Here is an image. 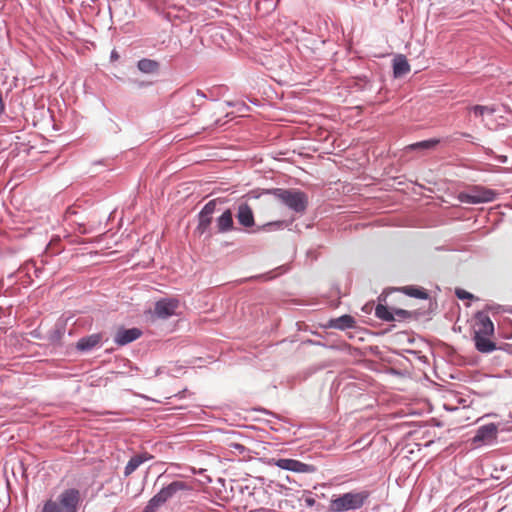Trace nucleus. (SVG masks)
I'll use <instances>...</instances> for the list:
<instances>
[{
	"instance_id": "obj_1",
	"label": "nucleus",
	"mask_w": 512,
	"mask_h": 512,
	"mask_svg": "<svg viewBox=\"0 0 512 512\" xmlns=\"http://www.w3.org/2000/svg\"><path fill=\"white\" fill-rule=\"evenodd\" d=\"M371 492L369 490L349 491L338 496H333L330 500L328 512H347L362 508L369 500Z\"/></svg>"
},
{
	"instance_id": "obj_2",
	"label": "nucleus",
	"mask_w": 512,
	"mask_h": 512,
	"mask_svg": "<svg viewBox=\"0 0 512 512\" xmlns=\"http://www.w3.org/2000/svg\"><path fill=\"white\" fill-rule=\"evenodd\" d=\"M270 192L279 202L296 214H303L308 207V195L300 189L270 188Z\"/></svg>"
},
{
	"instance_id": "obj_3",
	"label": "nucleus",
	"mask_w": 512,
	"mask_h": 512,
	"mask_svg": "<svg viewBox=\"0 0 512 512\" xmlns=\"http://www.w3.org/2000/svg\"><path fill=\"white\" fill-rule=\"evenodd\" d=\"M497 192L491 188L474 185L468 191L459 194V200L466 204H482L493 202L497 197Z\"/></svg>"
},
{
	"instance_id": "obj_4",
	"label": "nucleus",
	"mask_w": 512,
	"mask_h": 512,
	"mask_svg": "<svg viewBox=\"0 0 512 512\" xmlns=\"http://www.w3.org/2000/svg\"><path fill=\"white\" fill-rule=\"evenodd\" d=\"M218 203H222L220 198L208 201L197 214L198 224L195 233L203 235L210 232V226L213 221V214L216 211Z\"/></svg>"
},
{
	"instance_id": "obj_5",
	"label": "nucleus",
	"mask_w": 512,
	"mask_h": 512,
	"mask_svg": "<svg viewBox=\"0 0 512 512\" xmlns=\"http://www.w3.org/2000/svg\"><path fill=\"white\" fill-rule=\"evenodd\" d=\"M57 499L62 512H78L82 500L81 493L76 488L64 489Z\"/></svg>"
},
{
	"instance_id": "obj_6",
	"label": "nucleus",
	"mask_w": 512,
	"mask_h": 512,
	"mask_svg": "<svg viewBox=\"0 0 512 512\" xmlns=\"http://www.w3.org/2000/svg\"><path fill=\"white\" fill-rule=\"evenodd\" d=\"M272 461L276 467L295 473H314L317 470L316 466L304 463L297 459L278 458L272 459Z\"/></svg>"
},
{
	"instance_id": "obj_7",
	"label": "nucleus",
	"mask_w": 512,
	"mask_h": 512,
	"mask_svg": "<svg viewBox=\"0 0 512 512\" xmlns=\"http://www.w3.org/2000/svg\"><path fill=\"white\" fill-rule=\"evenodd\" d=\"M67 332L66 320L58 319L54 326L45 334V340L54 348H60L64 344V337Z\"/></svg>"
},
{
	"instance_id": "obj_8",
	"label": "nucleus",
	"mask_w": 512,
	"mask_h": 512,
	"mask_svg": "<svg viewBox=\"0 0 512 512\" xmlns=\"http://www.w3.org/2000/svg\"><path fill=\"white\" fill-rule=\"evenodd\" d=\"M178 306L176 298H160L155 302L154 313L160 319H168L176 313Z\"/></svg>"
},
{
	"instance_id": "obj_9",
	"label": "nucleus",
	"mask_w": 512,
	"mask_h": 512,
	"mask_svg": "<svg viewBox=\"0 0 512 512\" xmlns=\"http://www.w3.org/2000/svg\"><path fill=\"white\" fill-rule=\"evenodd\" d=\"M192 490L191 485L186 481L174 480L168 484H165L161 487L158 493L164 499V501H169L173 497L177 495L179 492H189Z\"/></svg>"
},
{
	"instance_id": "obj_10",
	"label": "nucleus",
	"mask_w": 512,
	"mask_h": 512,
	"mask_svg": "<svg viewBox=\"0 0 512 512\" xmlns=\"http://www.w3.org/2000/svg\"><path fill=\"white\" fill-rule=\"evenodd\" d=\"M235 217L240 226L249 230L256 226L254 212L250 205L246 202H241L237 206Z\"/></svg>"
},
{
	"instance_id": "obj_11",
	"label": "nucleus",
	"mask_w": 512,
	"mask_h": 512,
	"mask_svg": "<svg viewBox=\"0 0 512 512\" xmlns=\"http://www.w3.org/2000/svg\"><path fill=\"white\" fill-rule=\"evenodd\" d=\"M102 333H93L81 337L75 344V348L80 353H89L96 348H100L103 343Z\"/></svg>"
},
{
	"instance_id": "obj_12",
	"label": "nucleus",
	"mask_w": 512,
	"mask_h": 512,
	"mask_svg": "<svg viewBox=\"0 0 512 512\" xmlns=\"http://www.w3.org/2000/svg\"><path fill=\"white\" fill-rule=\"evenodd\" d=\"M142 334V330L138 327H120L114 336V342L118 346H125L139 339Z\"/></svg>"
},
{
	"instance_id": "obj_13",
	"label": "nucleus",
	"mask_w": 512,
	"mask_h": 512,
	"mask_svg": "<svg viewBox=\"0 0 512 512\" xmlns=\"http://www.w3.org/2000/svg\"><path fill=\"white\" fill-rule=\"evenodd\" d=\"M498 434V425L495 423H487L480 427L475 432V435L472 437V442L474 444L487 443L497 438Z\"/></svg>"
},
{
	"instance_id": "obj_14",
	"label": "nucleus",
	"mask_w": 512,
	"mask_h": 512,
	"mask_svg": "<svg viewBox=\"0 0 512 512\" xmlns=\"http://www.w3.org/2000/svg\"><path fill=\"white\" fill-rule=\"evenodd\" d=\"M216 228L217 233L220 234L237 230L234 223V214L231 209H225L222 214L216 218Z\"/></svg>"
},
{
	"instance_id": "obj_15",
	"label": "nucleus",
	"mask_w": 512,
	"mask_h": 512,
	"mask_svg": "<svg viewBox=\"0 0 512 512\" xmlns=\"http://www.w3.org/2000/svg\"><path fill=\"white\" fill-rule=\"evenodd\" d=\"M326 328L345 331L356 327V320L350 314H343L337 318H331L325 325Z\"/></svg>"
},
{
	"instance_id": "obj_16",
	"label": "nucleus",
	"mask_w": 512,
	"mask_h": 512,
	"mask_svg": "<svg viewBox=\"0 0 512 512\" xmlns=\"http://www.w3.org/2000/svg\"><path fill=\"white\" fill-rule=\"evenodd\" d=\"M489 336L481 334V332H474V346L480 353L488 354L498 349L496 343L489 339Z\"/></svg>"
},
{
	"instance_id": "obj_17",
	"label": "nucleus",
	"mask_w": 512,
	"mask_h": 512,
	"mask_svg": "<svg viewBox=\"0 0 512 512\" xmlns=\"http://www.w3.org/2000/svg\"><path fill=\"white\" fill-rule=\"evenodd\" d=\"M475 319L477 323L481 326L480 329L475 330L474 332H481L484 335H493L495 332L494 324L489 317V315L484 311H477L475 313Z\"/></svg>"
},
{
	"instance_id": "obj_18",
	"label": "nucleus",
	"mask_w": 512,
	"mask_h": 512,
	"mask_svg": "<svg viewBox=\"0 0 512 512\" xmlns=\"http://www.w3.org/2000/svg\"><path fill=\"white\" fill-rule=\"evenodd\" d=\"M153 458V456L147 452L139 453L132 456L127 462L124 468V476L128 477L131 475L140 465L149 461Z\"/></svg>"
},
{
	"instance_id": "obj_19",
	"label": "nucleus",
	"mask_w": 512,
	"mask_h": 512,
	"mask_svg": "<svg viewBox=\"0 0 512 512\" xmlns=\"http://www.w3.org/2000/svg\"><path fill=\"white\" fill-rule=\"evenodd\" d=\"M392 70H393V77L394 78H400L406 75L410 72V64L407 60V58L402 55L398 54L393 58L392 61Z\"/></svg>"
},
{
	"instance_id": "obj_20",
	"label": "nucleus",
	"mask_w": 512,
	"mask_h": 512,
	"mask_svg": "<svg viewBox=\"0 0 512 512\" xmlns=\"http://www.w3.org/2000/svg\"><path fill=\"white\" fill-rule=\"evenodd\" d=\"M373 81L367 75H357L351 79L349 87L358 92H371L373 90Z\"/></svg>"
},
{
	"instance_id": "obj_21",
	"label": "nucleus",
	"mask_w": 512,
	"mask_h": 512,
	"mask_svg": "<svg viewBox=\"0 0 512 512\" xmlns=\"http://www.w3.org/2000/svg\"><path fill=\"white\" fill-rule=\"evenodd\" d=\"M397 291L402 292L406 296L421 299V300H427L429 298L428 291L417 285H407L396 289Z\"/></svg>"
},
{
	"instance_id": "obj_22",
	"label": "nucleus",
	"mask_w": 512,
	"mask_h": 512,
	"mask_svg": "<svg viewBox=\"0 0 512 512\" xmlns=\"http://www.w3.org/2000/svg\"><path fill=\"white\" fill-rule=\"evenodd\" d=\"M440 138H430L412 143L406 147L407 151H428L435 149L440 143Z\"/></svg>"
},
{
	"instance_id": "obj_23",
	"label": "nucleus",
	"mask_w": 512,
	"mask_h": 512,
	"mask_svg": "<svg viewBox=\"0 0 512 512\" xmlns=\"http://www.w3.org/2000/svg\"><path fill=\"white\" fill-rule=\"evenodd\" d=\"M137 69L143 74H157L160 70V63L149 58H142L137 61Z\"/></svg>"
},
{
	"instance_id": "obj_24",
	"label": "nucleus",
	"mask_w": 512,
	"mask_h": 512,
	"mask_svg": "<svg viewBox=\"0 0 512 512\" xmlns=\"http://www.w3.org/2000/svg\"><path fill=\"white\" fill-rule=\"evenodd\" d=\"M394 310L395 307H390L387 304L378 303L375 307V317L385 322L396 321Z\"/></svg>"
},
{
	"instance_id": "obj_25",
	"label": "nucleus",
	"mask_w": 512,
	"mask_h": 512,
	"mask_svg": "<svg viewBox=\"0 0 512 512\" xmlns=\"http://www.w3.org/2000/svg\"><path fill=\"white\" fill-rule=\"evenodd\" d=\"M396 321H409V320H419L422 316H424L425 312L421 310L409 311L402 308H396L394 310Z\"/></svg>"
},
{
	"instance_id": "obj_26",
	"label": "nucleus",
	"mask_w": 512,
	"mask_h": 512,
	"mask_svg": "<svg viewBox=\"0 0 512 512\" xmlns=\"http://www.w3.org/2000/svg\"><path fill=\"white\" fill-rule=\"evenodd\" d=\"M286 226H287V222L284 220L271 221V222H267L263 225L257 226L256 229L253 230V232L257 233V232L277 231V230L283 229Z\"/></svg>"
},
{
	"instance_id": "obj_27",
	"label": "nucleus",
	"mask_w": 512,
	"mask_h": 512,
	"mask_svg": "<svg viewBox=\"0 0 512 512\" xmlns=\"http://www.w3.org/2000/svg\"><path fill=\"white\" fill-rule=\"evenodd\" d=\"M470 111L474 114L475 117H482L484 114L493 115L499 111V106L497 105H474L470 108Z\"/></svg>"
},
{
	"instance_id": "obj_28",
	"label": "nucleus",
	"mask_w": 512,
	"mask_h": 512,
	"mask_svg": "<svg viewBox=\"0 0 512 512\" xmlns=\"http://www.w3.org/2000/svg\"><path fill=\"white\" fill-rule=\"evenodd\" d=\"M166 503L157 492L145 505L141 512H158L159 508Z\"/></svg>"
},
{
	"instance_id": "obj_29",
	"label": "nucleus",
	"mask_w": 512,
	"mask_h": 512,
	"mask_svg": "<svg viewBox=\"0 0 512 512\" xmlns=\"http://www.w3.org/2000/svg\"><path fill=\"white\" fill-rule=\"evenodd\" d=\"M205 99H207L206 94H205L202 90L197 89V90H196V97H192V98L190 99L191 107H192L193 109H196V108H198V107H201V106H202V104H203V101H204Z\"/></svg>"
},
{
	"instance_id": "obj_30",
	"label": "nucleus",
	"mask_w": 512,
	"mask_h": 512,
	"mask_svg": "<svg viewBox=\"0 0 512 512\" xmlns=\"http://www.w3.org/2000/svg\"><path fill=\"white\" fill-rule=\"evenodd\" d=\"M305 493H307V495L303 497L305 506L309 508L316 507L315 510L319 512L321 510V505L317 503L316 499L311 495V492L305 491Z\"/></svg>"
},
{
	"instance_id": "obj_31",
	"label": "nucleus",
	"mask_w": 512,
	"mask_h": 512,
	"mask_svg": "<svg viewBox=\"0 0 512 512\" xmlns=\"http://www.w3.org/2000/svg\"><path fill=\"white\" fill-rule=\"evenodd\" d=\"M41 512H62L60 509L59 504L56 501L53 500H47L43 507Z\"/></svg>"
},
{
	"instance_id": "obj_32",
	"label": "nucleus",
	"mask_w": 512,
	"mask_h": 512,
	"mask_svg": "<svg viewBox=\"0 0 512 512\" xmlns=\"http://www.w3.org/2000/svg\"><path fill=\"white\" fill-rule=\"evenodd\" d=\"M263 195H271L270 189H254L249 191L245 197L248 199H259Z\"/></svg>"
},
{
	"instance_id": "obj_33",
	"label": "nucleus",
	"mask_w": 512,
	"mask_h": 512,
	"mask_svg": "<svg viewBox=\"0 0 512 512\" xmlns=\"http://www.w3.org/2000/svg\"><path fill=\"white\" fill-rule=\"evenodd\" d=\"M455 295L460 300H472L475 298V296L472 293L462 288H456Z\"/></svg>"
},
{
	"instance_id": "obj_34",
	"label": "nucleus",
	"mask_w": 512,
	"mask_h": 512,
	"mask_svg": "<svg viewBox=\"0 0 512 512\" xmlns=\"http://www.w3.org/2000/svg\"><path fill=\"white\" fill-rule=\"evenodd\" d=\"M128 81H129V83L134 84L138 88H145L152 84V82L141 81V80H136V79H129Z\"/></svg>"
},
{
	"instance_id": "obj_35",
	"label": "nucleus",
	"mask_w": 512,
	"mask_h": 512,
	"mask_svg": "<svg viewBox=\"0 0 512 512\" xmlns=\"http://www.w3.org/2000/svg\"><path fill=\"white\" fill-rule=\"evenodd\" d=\"M30 336L34 339L45 340V335L37 328L30 332Z\"/></svg>"
},
{
	"instance_id": "obj_36",
	"label": "nucleus",
	"mask_w": 512,
	"mask_h": 512,
	"mask_svg": "<svg viewBox=\"0 0 512 512\" xmlns=\"http://www.w3.org/2000/svg\"><path fill=\"white\" fill-rule=\"evenodd\" d=\"M231 446L238 450L240 453H243L246 450L245 446L240 443H233Z\"/></svg>"
},
{
	"instance_id": "obj_37",
	"label": "nucleus",
	"mask_w": 512,
	"mask_h": 512,
	"mask_svg": "<svg viewBox=\"0 0 512 512\" xmlns=\"http://www.w3.org/2000/svg\"><path fill=\"white\" fill-rule=\"evenodd\" d=\"M373 303H367L362 307V311L365 313H370L373 309Z\"/></svg>"
},
{
	"instance_id": "obj_38",
	"label": "nucleus",
	"mask_w": 512,
	"mask_h": 512,
	"mask_svg": "<svg viewBox=\"0 0 512 512\" xmlns=\"http://www.w3.org/2000/svg\"><path fill=\"white\" fill-rule=\"evenodd\" d=\"M454 135H459L464 138H472V135L467 132H456Z\"/></svg>"
},
{
	"instance_id": "obj_39",
	"label": "nucleus",
	"mask_w": 512,
	"mask_h": 512,
	"mask_svg": "<svg viewBox=\"0 0 512 512\" xmlns=\"http://www.w3.org/2000/svg\"><path fill=\"white\" fill-rule=\"evenodd\" d=\"M485 154L488 155V156H493L494 155V151L491 149V148H486V147H482Z\"/></svg>"
},
{
	"instance_id": "obj_40",
	"label": "nucleus",
	"mask_w": 512,
	"mask_h": 512,
	"mask_svg": "<svg viewBox=\"0 0 512 512\" xmlns=\"http://www.w3.org/2000/svg\"><path fill=\"white\" fill-rule=\"evenodd\" d=\"M33 268H34V274L37 278L40 277V274L42 273V270L38 267H36L35 265H33Z\"/></svg>"
},
{
	"instance_id": "obj_41",
	"label": "nucleus",
	"mask_w": 512,
	"mask_h": 512,
	"mask_svg": "<svg viewBox=\"0 0 512 512\" xmlns=\"http://www.w3.org/2000/svg\"><path fill=\"white\" fill-rule=\"evenodd\" d=\"M110 58H111V60H112V61H113V60H116V59H118V58H119V55H118V53H117V51H116V50H113V51L111 52V54H110Z\"/></svg>"
},
{
	"instance_id": "obj_42",
	"label": "nucleus",
	"mask_w": 512,
	"mask_h": 512,
	"mask_svg": "<svg viewBox=\"0 0 512 512\" xmlns=\"http://www.w3.org/2000/svg\"><path fill=\"white\" fill-rule=\"evenodd\" d=\"M386 298H387V296H386V295H384V293H382V294L378 297V303H383V304H385V302H386Z\"/></svg>"
},
{
	"instance_id": "obj_43",
	"label": "nucleus",
	"mask_w": 512,
	"mask_h": 512,
	"mask_svg": "<svg viewBox=\"0 0 512 512\" xmlns=\"http://www.w3.org/2000/svg\"><path fill=\"white\" fill-rule=\"evenodd\" d=\"M505 351L512 355V344H506Z\"/></svg>"
},
{
	"instance_id": "obj_44",
	"label": "nucleus",
	"mask_w": 512,
	"mask_h": 512,
	"mask_svg": "<svg viewBox=\"0 0 512 512\" xmlns=\"http://www.w3.org/2000/svg\"><path fill=\"white\" fill-rule=\"evenodd\" d=\"M259 411H261V412H263V413H265V414H269V415L274 416V413H272V412L268 411L267 409L261 408V409H259Z\"/></svg>"
},
{
	"instance_id": "obj_45",
	"label": "nucleus",
	"mask_w": 512,
	"mask_h": 512,
	"mask_svg": "<svg viewBox=\"0 0 512 512\" xmlns=\"http://www.w3.org/2000/svg\"><path fill=\"white\" fill-rule=\"evenodd\" d=\"M498 159H499V161H500L501 163H506V161H507V157H506V156H499V158H498Z\"/></svg>"
},
{
	"instance_id": "obj_46",
	"label": "nucleus",
	"mask_w": 512,
	"mask_h": 512,
	"mask_svg": "<svg viewBox=\"0 0 512 512\" xmlns=\"http://www.w3.org/2000/svg\"><path fill=\"white\" fill-rule=\"evenodd\" d=\"M186 392H187V389H184L183 391L179 392V393L177 394V396H178L179 398H183V397H184V394H185Z\"/></svg>"
},
{
	"instance_id": "obj_47",
	"label": "nucleus",
	"mask_w": 512,
	"mask_h": 512,
	"mask_svg": "<svg viewBox=\"0 0 512 512\" xmlns=\"http://www.w3.org/2000/svg\"><path fill=\"white\" fill-rule=\"evenodd\" d=\"M254 278H255V279H260V278L268 279V278L266 277V275H264V274L254 276Z\"/></svg>"
},
{
	"instance_id": "obj_48",
	"label": "nucleus",
	"mask_w": 512,
	"mask_h": 512,
	"mask_svg": "<svg viewBox=\"0 0 512 512\" xmlns=\"http://www.w3.org/2000/svg\"><path fill=\"white\" fill-rule=\"evenodd\" d=\"M164 477H165V475H164V474H160V475L158 476V478H157V482H158V481H160L161 479H163Z\"/></svg>"
},
{
	"instance_id": "obj_49",
	"label": "nucleus",
	"mask_w": 512,
	"mask_h": 512,
	"mask_svg": "<svg viewBox=\"0 0 512 512\" xmlns=\"http://www.w3.org/2000/svg\"><path fill=\"white\" fill-rule=\"evenodd\" d=\"M445 409L448 411H452V410H455L456 408L452 409L451 407H448L447 405H445Z\"/></svg>"
},
{
	"instance_id": "obj_50",
	"label": "nucleus",
	"mask_w": 512,
	"mask_h": 512,
	"mask_svg": "<svg viewBox=\"0 0 512 512\" xmlns=\"http://www.w3.org/2000/svg\"><path fill=\"white\" fill-rule=\"evenodd\" d=\"M502 108L505 110V111H508V108L505 106V105H501Z\"/></svg>"
}]
</instances>
